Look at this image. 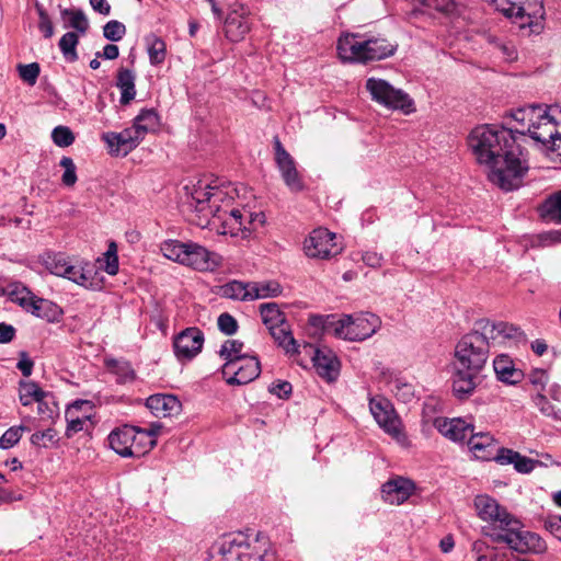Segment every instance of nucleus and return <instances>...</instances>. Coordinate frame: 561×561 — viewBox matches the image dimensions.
Instances as JSON below:
<instances>
[{
	"label": "nucleus",
	"instance_id": "obj_62",
	"mask_svg": "<svg viewBox=\"0 0 561 561\" xmlns=\"http://www.w3.org/2000/svg\"><path fill=\"white\" fill-rule=\"evenodd\" d=\"M218 329L226 335H232L238 331L237 320L228 312H224L217 320Z\"/></svg>",
	"mask_w": 561,
	"mask_h": 561
},
{
	"label": "nucleus",
	"instance_id": "obj_38",
	"mask_svg": "<svg viewBox=\"0 0 561 561\" xmlns=\"http://www.w3.org/2000/svg\"><path fill=\"white\" fill-rule=\"evenodd\" d=\"M105 365L111 373L117 376L119 383L133 381L136 377L135 370L127 360L111 358L105 360Z\"/></svg>",
	"mask_w": 561,
	"mask_h": 561
},
{
	"label": "nucleus",
	"instance_id": "obj_18",
	"mask_svg": "<svg viewBox=\"0 0 561 561\" xmlns=\"http://www.w3.org/2000/svg\"><path fill=\"white\" fill-rule=\"evenodd\" d=\"M479 325L486 333L493 345L506 340L525 341L526 336L520 328L507 322H493L489 319H480Z\"/></svg>",
	"mask_w": 561,
	"mask_h": 561
},
{
	"label": "nucleus",
	"instance_id": "obj_57",
	"mask_svg": "<svg viewBox=\"0 0 561 561\" xmlns=\"http://www.w3.org/2000/svg\"><path fill=\"white\" fill-rule=\"evenodd\" d=\"M65 172L61 176V182L66 186H73L77 182L76 164L70 157H62L59 163Z\"/></svg>",
	"mask_w": 561,
	"mask_h": 561
},
{
	"label": "nucleus",
	"instance_id": "obj_64",
	"mask_svg": "<svg viewBox=\"0 0 561 561\" xmlns=\"http://www.w3.org/2000/svg\"><path fill=\"white\" fill-rule=\"evenodd\" d=\"M245 231H254L265 224V215L262 211L253 213L248 209Z\"/></svg>",
	"mask_w": 561,
	"mask_h": 561
},
{
	"label": "nucleus",
	"instance_id": "obj_1",
	"mask_svg": "<svg viewBox=\"0 0 561 561\" xmlns=\"http://www.w3.org/2000/svg\"><path fill=\"white\" fill-rule=\"evenodd\" d=\"M467 144L476 161L489 169L488 178L493 184L507 192L523 184L529 164L512 128L499 124L479 125L468 135Z\"/></svg>",
	"mask_w": 561,
	"mask_h": 561
},
{
	"label": "nucleus",
	"instance_id": "obj_20",
	"mask_svg": "<svg viewBox=\"0 0 561 561\" xmlns=\"http://www.w3.org/2000/svg\"><path fill=\"white\" fill-rule=\"evenodd\" d=\"M414 489L413 481L398 477L382 484L381 494L385 502L400 505L412 495Z\"/></svg>",
	"mask_w": 561,
	"mask_h": 561
},
{
	"label": "nucleus",
	"instance_id": "obj_55",
	"mask_svg": "<svg viewBox=\"0 0 561 561\" xmlns=\"http://www.w3.org/2000/svg\"><path fill=\"white\" fill-rule=\"evenodd\" d=\"M57 432L49 427L45 431L36 432L31 436V444L39 447L47 448L49 444L56 440Z\"/></svg>",
	"mask_w": 561,
	"mask_h": 561
},
{
	"label": "nucleus",
	"instance_id": "obj_7",
	"mask_svg": "<svg viewBox=\"0 0 561 561\" xmlns=\"http://www.w3.org/2000/svg\"><path fill=\"white\" fill-rule=\"evenodd\" d=\"M380 325L379 317L370 312L343 314L337 320L335 336L348 341H364L374 335Z\"/></svg>",
	"mask_w": 561,
	"mask_h": 561
},
{
	"label": "nucleus",
	"instance_id": "obj_56",
	"mask_svg": "<svg viewBox=\"0 0 561 561\" xmlns=\"http://www.w3.org/2000/svg\"><path fill=\"white\" fill-rule=\"evenodd\" d=\"M428 10H435L443 13L451 12L455 9L454 0H412Z\"/></svg>",
	"mask_w": 561,
	"mask_h": 561
},
{
	"label": "nucleus",
	"instance_id": "obj_60",
	"mask_svg": "<svg viewBox=\"0 0 561 561\" xmlns=\"http://www.w3.org/2000/svg\"><path fill=\"white\" fill-rule=\"evenodd\" d=\"M105 272L110 275H116L118 272L117 249L114 242H111L107 251L104 253Z\"/></svg>",
	"mask_w": 561,
	"mask_h": 561
},
{
	"label": "nucleus",
	"instance_id": "obj_17",
	"mask_svg": "<svg viewBox=\"0 0 561 561\" xmlns=\"http://www.w3.org/2000/svg\"><path fill=\"white\" fill-rule=\"evenodd\" d=\"M102 140L107 145L111 154L126 156L140 144L142 138L139 131L130 126L119 133H104Z\"/></svg>",
	"mask_w": 561,
	"mask_h": 561
},
{
	"label": "nucleus",
	"instance_id": "obj_54",
	"mask_svg": "<svg viewBox=\"0 0 561 561\" xmlns=\"http://www.w3.org/2000/svg\"><path fill=\"white\" fill-rule=\"evenodd\" d=\"M125 34L126 26L117 20H111L103 26V36L108 41L118 42Z\"/></svg>",
	"mask_w": 561,
	"mask_h": 561
},
{
	"label": "nucleus",
	"instance_id": "obj_2",
	"mask_svg": "<svg viewBox=\"0 0 561 561\" xmlns=\"http://www.w3.org/2000/svg\"><path fill=\"white\" fill-rule=\"evenodd\" d=\"M238 190L232 183L211 185L203 182L194 187L190 206L197 214V225L206 227L210 222L221 221L238 196Z\"/></svg>",
	"mask_w": 561,
	"mask_h": 561
},
{
	"label": "nucleus",
	"instance_id": "obj_11",
	"mask_svg": "<svg viewBox=\"0 0 561 561\" xmlns=\"http://www.w3.org/2000/svg\"><path fill=\"white\" fill-rule=\"evenodd\" d=\"M474 507L481 519L492 524L490 533L502 531L507 525L517 526V518L489 495H477Z\"/></svg>",
	"mask_w": 561,
	"mask_h": 561
},
{
	"label": "nucleus",
	"instance_id": "obj_22",
	"mask_svg": "<svg viewBox=\"0 0 561 561\" xmlns=\"http://www.w3.org/2000/svg\"><path fill=\"white\" fill-rule=\"evenodd\" d=\"M162 424L153 422L148 428H140L135 426V439L133 442V456L141 457L148 454L156 445V437L160 434Z\"/></svg>",
	"mask_w": 561,
	"mask_h": 561
},
{
	"label": "nucleus",
	"instance_id": "obj_27",
	"mask_svg": "<svg viewBox=\"0 0 561 561\" xmlns=\"http://www.w3.org/2000/svg\"><path fill=\"white\" fill-rule=\"evenodd\" d=\"M493 368L497 379L503 382L514 385L523 378L522 370L515 368L513 359L505 354H500L494 358Z\"/></svg>",
	"mask_w": 561,
	"mask_h": 561
},
{
	"label": "nucleus",
	"instance_id": "obj_42",
	"mask_svg": "<svg viewBox=\"0 0 561 561\" xmlns=\"http://www.w3.org/2000/svg\"><path fill=\"white\" fill-rule=\"evenodd\" d=\"M93 272V267L89 264H84V266H76L71 265L70 263L67 265V271H65V274H62L61 277H66L69 280L88 287L91 283V274Z\"/></svg>",
	"mask_w": 561,
	"mask_h": 561
},
{
	"label": "nucleus",
	"instance_id": "obj_46",
	"mask_svg": "<svg viewBox=\"0 0 561 561\" xmlns=\"http://www.w3.org/2000/svg\"><path fill=\"white\" fill-rule=\"evenodd\" d=\"M12 290L9 299L27 312L35 295L19 282H13Z\"/></svg>",
	"mask_w": 561,
	"mask_h": 561
},
{
	"label": "nucleus",
	"instance_id": "obj_53",
	"mask_svg": "<svg viewBox=\"0 0 561 561\" xmlns=\"http://www.w3.org/2000/svg\"><path fill=\"white\" fill-rule=\"evenodd\" d=\"M51 139L58 147H69L75 141V135L71 129L67 126H57L51 131Z\"/></svg>",
	"mask_w": 561,
	"mask_h": 561
},
{
	"label": "nucleus",
	"instance_id": "obj_34",
	"mask_svg": "<svg viewBox=\"0 0 561 561\" xmlns=\"http://www.w3.org/2000/svg\"><path fill=\"white\" fill-rule=\"evenodd\" d=\"M135 73L129 69L121 68L117 71L116 85L121 90V104L127 105L135 99Z\"/></svg>",
	"mask_w": 561,
	"mask_h": 561
},
{
	"label": "nucleus",
	"instance_id": "obj_23",
	"mask_svg": "<svg viewBox=\"0 0 561 561\" xmlns=\"http://www.w3.org/2000/svg\"><path fill=\"white\" fill-rule=\"evenodd\" d=\"M146 407L157 417H170L178 414L182 405L173 394L157 393L147 399Z\"/></svg>",
	"mask_w": 561,
	"mask_h": 561
},
{
	"label": "nucleus",
	"instance_id": "obj_21",
	"mask_svg": "<svg viewBox=\"0 0 561 561\" xmlns=\"http://www.w3.org/2000/svg\"><path fill=\"white\" fill-rule=\"evenodd\" d=\"M434 424L443 436L453 442H465L473 432V425L462 419H436Z\"/></svg>",
	"mask_w": 561,
	"mask_h": 561
},
{
	"label": "nucleus",
	"instance_id": "obj_8",
	"mask_svg": "<svg viewBox=\"0 0 561 561\" xmlns=\"http://www.w3.org/2000/svg\"><path fill=\"white\" fill-rule=\"evenodd\" d=\"M366 89L375 102L387 108L400 110L404 114L415 111L414 102L409 94L401 89L393 88L383 79H367Z\"/></svg>",
	"mask_w": 561,
	"mask_h": 561
},
{
	"label": "nucleus",
	"instance_id": "obj_5",
	"mask_svg": "<svg viewBox=\"0 0 561 561\" xmlns=\"http://www.w3.org/2000/svg\"><path fill=\"white\" fill-rule=\"evenodd\" d=\"M208 561H276L274 554L252 547L243 533L222 536L210 548Z\"/></svg>",
	"mask_w": 561,
	"mask_h": 561
},
{
	"label": "nucleus",
	"instance_id": "obj_43",
	"mask_svg": "<svg viewBox=\"0 0 561 561\" xmlns=\"http://www.w3.org/2000/svg\"><path fill=\"white\" fill-rule=\"evenodd\" d=\"M252 300L277 297L282 294V286L275 280L251 282Z\"/></svg>",
	"mask_w": 561,
	"mask_h": 561
},
{
	"label": "nucleus",
	"instance_id": "obj_3",
	"mask_svg": "<svg viewBox=\"0 0 561 561\" xmlns=\"http://www.w3.org/2000/svg\"><path fill=\"white\" fill-rule=\"evenodd\" d=\"M336 48L342 61L367 64L392 56L397 45L383 37L345 34L340 36Z\"/></svg>",
	"mask_w": 561,
	"mask_h": 561
},
{
	"label": "nucleus",
	"instance_id": "obj_37",
	"mask_svg": "<svg viewBox=\"0 0 561 561\" xmlns=\"http://www.w3.org/2000/svg\"><path fill=\"white\" fill-rule=\"evenodd\" d=\"M260 314L267 329H274V327L285 324L286 322V317L276 302L262 304L260 306Z\"/></svg>",
	"mask_w": 561,
	"mask_h": 561
},
{
	"label": "nucleus",
	"instance_id": "obj_13",
	"mask_svg": "<svg viewBox=\"0 0 561 561\" xmlns=\"http://www.w3.org/2000/svg\"><path fill=\"white\" fill-rule=\"evenodd\" d=\"M275 162L280 172L282 179L291 192L304 190V181L299 174L296 162L289 152L284 148L279 138L274 137Z\"/></svg>",
	"mask_w": 561,
	"mask_h": 561
},
{
	"label": "nucleus",
	"instance_id": "obj_63",
	"mask_svg": "<svg viewBox=\"0 0 561 561\" xmlns=\"http://www.w3.org/2000/svg\"><path fill=\"white\" fill-rule=\"evenodd\" d=\"M516 458L514 468L516 471L520 473H529L535 469L537 460L530 459L528 457H525L518 453V455H514Z\"/></svg>",
	"mask_w": 561,
	"mask_h": 561
},
{
	"label": "nucleus",
	"instance_id": "obj_14",
	"mask_svg": "<svg viewBox=\"0 0 561 561\" xmlns=\"http://www.w3.org/2000/svg\"><path fill=\"white\" fill-rule=\"evenodd\" d=\"M204 345V333L196 327L181 331L173 340V348L180 362L191 360L197 356Z\"/></svg>",
	"mask_w": 561,
	"mask_h": 561
},
{
	"label": "nucleus",
	"instance_id": "obj_58",
	"mask_svg": "<svg viewBox=\"0 0 561 561\" xmlns=\"http://www.w3.org/2000/svg\"><path fill=\"white\" fill-rule=\"evenodd\" d=\"M36 11L38 13V28L43 33L45 38H50L54 35V25L53 22L44 9V7L39 3L35 4Z\"/></svg>",
	"mask_w": 561,
	"mask_h": 561
},
{
	"label": "nucleus",
	"instance_id": "obj_15",
	"mask_svg": "<svg viewBox=\"0 0 561 561\" xmlns=\"http://www.w3.org/2000/svg\"><path fill=\"white\" fill-rule=\"evenodd\" d=\"M545 107H547L545 105ZM557 121L554 116L549 114L548 108H546V116L540 118L531 117V121H528V125L526 129H516L514 133L519 135H529L535 141L547 146L557 141L559 133L556 130Z\"/></svg>",
	"mask_w": 561,
	"mask_h": 561
},
{
	"label": "nucleus",
	"instance_id": "obj_48",
	"mask_svg": "<svg viewBox=\"0 0 561 561\" xmlns=\"http://www.w3.org/2000/svg\"><path fill=\"white\" fill-rule=\"evenodd\" d=\"M62 18H69V26L81 34H85L89 30V21L84 12L80 9H65L61 12Z\"/></svg>",
	"mask_w": 561,
	"mask_h": 561
},
{
	"label": "nucleus",
	"instance_id": "obj_31",
	"mask_svg": "<svg viewBox=\"0 0 561 561\" xmlns=\"http://www.w3.org/2000/svg\"><path fill=\"white\" fill-rule=\"evenodd\" d=\"M251 23L249 15H236L234 13H228L225 21L226 36L231 42H239L250 32Z\"/></svg>",
	"mask_w": 561,
	"mask_h": 561
},
{
	"label": "nucleus",
	"instance_id": "obj_19",
	"mask_svg": "<svg viewBox=\"0 0 561 561\" xmlns=\"http://www.w3.org/2000/svg\"><path fill=\"white\" fill-rule=\"evenodd\" d=\"M481 371L462 369L454 367L453 373V393L458 400H466L471 397L479 385V375Z\"/></svg>",
	"mask_w": 561,
	"mask_h": 561
},
{
	"label": "nucleus",
	"instance_id": "obj_41",
	"mask_svg": "<svg viewBox=\"0 0 561 561\" xmlns=\"http://www.w3.org/2000/svg\"><path fill=\"white\" fill-rule=\"evenodd\" d=\"M146 41L150 64L153 66L163 64L167 57L165 42L156 35L148 36Z\"/></svg>",
	"mask_w": 561,
	"mask_h": 561
},
{
	"label": "nucleus",
	"instance_id": "obj_26",
	"mask_svg": "<svg viewBox=\"0 0 561 561\" xmlns=\"http://www.w3.org/2000/svg\"><path fill=\"white\" fill-rule=\"evenodd\" d=\"M313 367L317 374L327 381H333L339 376V360L332 354H325L320 350H313Z\"/></svg>",
	"mask_w": 561,
	"mask_h": 561
},
{
	"label": "nucleus",
	"instance_id": "obj_50",
	"mask_svg": "<svg viewBox=\"0 0 561 561\" xmlns=\"http://www.w3.org/2000/svg\"><path fill=\"white\" fill-rule=\"evenodd\" d=\"M69 262L62 254H46L44 257L45 267L54 275L62 276L67 271Z\"/></svg>",
	"mask_w": 561,
	"mask_h": 561
},
{
	"label": "nucleus",
	"instance_id": "obj_9",
	"mask_svg": "<svg viewBox=\"0 0 561 561\" xmlns=\"http://www.w3.org/2000/svg\"><path fill=\"white\" fill-rule=\"evenodd\" d=\"M370 412L378 425L401 446L409 447L410 440L402 431L400 419L397 416L391 404L383 399H371L369 401Z\"/></svg>",
	"mask_w": 561,
	"mask_h": 561
},
{
	"label": "nucleus",
	"instance_id": "obj_10",
	"mask_svg": "<svg viewBox=\"0 0 561 561\" xmlns=\"http://www.w3.org/2000/svg\"><path fill=\"white\" fill-rule=\"evenodd\" d=\"M336 234L327 228H317L305 239L304 251L308 257L330 260L342 252Z\"/></svg>",
	"mask_w": 561,
	"mask_h": 561
},
{
	"label": "nucleus",
	"instance_id": "obj_12",
	"mask_svg": "<svg viewBox=\"0 0 561 561\" xmlns=\"http://www.w3.org/2000/svg\"><path fill=\"white\" fill-rule=\"evenodd\" d=\"M261 374V364L256 356H245L238 360H230L222 366V375L228 385H247Z\"/></svg>",
	"mask_w": 561,
	"mask_h": 561
},
{
	"label": "nucleus",
	"instance_id": "obj_59",
	"mask_svg": "<svg viewBox=\"0 0 561 561\" xmlns=\"http://www.w3.org/2000/svg\"><path fill=\"white\" fill-rule=\"evenodd\" d=\"M39 65L37 62H32L27 65L19 66V73L23 81L28 83L30 85H34L39 76Z\"/></svg>",
	"mask_w": 561,
	"mask_h": 561
},
{
	"label": "nucleus",
	"instance_id": "obj_28",
	"mask_svg": "<svg viewBox=\"0 0 561 561\" xmlns=\"http://www.w3.org/2000/svg\"><path fill=\"white\" fill-rule=\"evenodd\" d=\"M537 213L545 222L561 225V190L548 195L537 206Z\"/></svg>",
	"mask_w": 561,
	"mask_h": 561
},
{
	"label": "nucleus",
	"instance_id": "obj_16",
	"mask_svg": "<svg viewBox=\"0 0 561 561\" xmlns=\"http://www.w3.org/2000/svg\"><path fill=\"white\" fill-rule=\"evenodd\" d=\"M221 264V256L205 247L187 242L183 265L201 272L214 271Z\"/></svg>",
	"mask_w": 561,
	"mask_h": 561
},
{
	"label": "nucleus",
	"instance_id": "obj_24",
	"mask_svg": "<svg viewBox=\"0 0 561 561\" xmlns=\"http://www.w3.org/2000/svg\"><path fill=\"white\" fill-rule=\"evenodd\" d=\"M135 439V426L124 425L113 430L108 435L111 448L123 457L133 456V442Z\"/></svg>",
	"mask_w": 561,
	"mask_h": 561
},
{
	"label": "nucleus",
	"instance_id": "obj_51",
	"mask_svg": "<svg viewBox=\"0 0 561 561\" xmlns=\"http://www.w3.org/2000/svg\"><path fill=\"white\" fill-rule=\"evenodd\" d=\"M24 431H30V428L23 425L8 428L0 437V448L9 449L16 445L22 437V432Z\"/></svg>",
	"mask_w": 561,
	"mask_h": 561
},
{
	"label": "nucleus",
	"instance_id": "obj_4",
	"mask_svg": "<svg viewBox=\"0 0 561 561\" xmlns=\"http://www.w3.org/2000/svg\"><path fill=\"white\" fill-rule=\"evenodd\" d=\"M492 346L486 333L481 330L479 321H476L473 329L462 335L455 346L454 367L482 371Z\"/></svg>",
	"mask_w": 561,
	"mask_h": 561
},
{
	"label": "nucleus",
	"instance_id": "obj_52",
	"mask_svg": "<svg viewBox=\"0 0 561 561\" xmlns=\"http://www.w3.org/2000/svg\"><path fill=\"white\" fill-rule=\"evenodd\" d=\"M533 402L543 415L550 416L554 420L561 419V411L550 403L542 393L534 396Z\"/></svg>",
	"mask_w": 561,
	"mask_h": 561
},
{
	"label": "nucleus",
	"instance_id": "obj_25",
	"mask_svg": "<svg viewBox=\"0 0 561 561\" xmlns=\"http://www.w3.org/2000/svg\"><path fill=\"white\" fill-rule=\"evenodd\" d=\"M468 446L477 459L492 460L496 451V443L490 433L472 432L468 439Z\"/></svg>",
	"mask_w": 561,
	"mask_h": 561
},
{
	"label": "nucleus",
	"instance_id": "obj_40",
	"mask_svg": "<svg viewBox=\"0 0 561 561\" xmlns=\"http://www.w3.org/2000/svg\"><path fill=\"white\" fill-rule=\"evenodd\" d=\"M159 124L158 114L153 110H142L134 119L133 126L139 131L141 138H145V135L154 130Z\"/></svg>",
	"mask_w": 561,
	"mask_h": 561
},
{
	"label": "nucleus",
	"instance_id": "obj_33",
	"mask_svg": "<svg viewBox=\"0 0 561 561\" xmlns=\"http://www.w3.org/2000/svg\"><path fill=\"white\" fill-rule=\"evenodd\" d=\"M268 331L275 343L282 347L286 354L294 355L299 353V345L294 339L290 327L287 322L278 327H274V329H268Z\"/></svg>",
	"mask_w": 561,
	"mask_h": 561
},
{
	"label": "nucleus",
	"instance_id": "obj_49",
	"mask_svg": "<svg viewBox=\"0 0 561 561\" xmlns=\"http://www.w3.org/2000/svg\"><path fill=\"white\" fill-rule=\"evenodd\" d=\"M337 320L334 314L320 316L312 314L309 317L310 327L321 330L323 332L330 333L333 332L335 335V329L337 327Z\"/></svg>",
	"mask_w": 561,
	"mask_h": 561
},
{
	"label": "nucleus",
	"instance_id": "obj_36",
	"mask_svg": "<svg viewBox=\"0 0 561 561\" xmlns=\"http://www.w3.org/2000/svg\"><path fill=\"white\" fill-rule=\"evenodd\" d=\"M251 282L243 283L239 280H232L221 287V294L226 298L234 300H252Z\"/></svg>",
	"mask_w": 561,
	"mask_h": 561
},
{
	"label": "nucleus",
	"instance_id": "obj_61",
	"mask_svg": "<svg viewBox=\"0 0 561 561\" xmlns=\"http://www.w3.org/2000/svg\"><path fill=\"white\" fill-rule=\"evenodd\" d=\"M391 391L393 394L403 402H409L414 396L413 386L410 383L394 380L391 385Z\"/></svg>",
	"mask_w": 561,
	"mask_h": 561
},
{
	"label": "nucleus",
	"instance_id": "obj_44",
	"mask_svg": "<svg viewBox=\"0 0 561 561\" xmlns=\"http://www.w3.org/2000/svg\"><path fill=\"white\" fill-rule=\"evenodd\" d=\"M186 245L187 242H181L179 240H167L161 243L160 250L163 256L168 260L183 264Z\"/></svg>",
	"mask_w": 561,
	"mask_h": 561
},
{
	"label": "nucleus",
	"instance_id": "obj_39",
	"mask_svg": "<svg viewBox=\"0 0 561 561\" xmlns=\"http://www.w3.org/2000/svg\"><path fill=\"white\" fill-rule=\"evenodd\" d=\"M88 404V401L79 400L76 401L73 404H71L68 410L66 411V419L68 422L67 430H66V436L71 437L73 434L80 432L83 430V424L89 421L88 415L80 416H73L75 412L80 410L82 405Z\"/></svg>",
	"mask_w": 561,
	"mask_h": 561
},
{
	"label": "nucleus",
	"instance_id": "obj_32",
	"mask_svg": "<svg viewBox=\"0 0 561 561\" xmlns=\"http://www.w3.org/2000/svg\"><path fill=\"white\" fill-rule=\"evenodd\" d=\"M248 208L230 207L228 213L221 219L224 233L237 234L239 231H245Z\"/></svg>",
	"mask_w": 561,
	"mask_h": 561
},
{
	"label": "nucleus",
	"instance_id": "obj_29",
	"mask_svg": "<svg viewBox=\"0 0 561 561\" xmlns=\"http://www.w3.org/2000/svg\"><path fill=\"white\" fill-rule=\"evenodd\" d=\"M27 312L47 322H57L62 316V310L58 305L37 296H34Z\"/></svg>",
	"mask_w": 561,
	"mask_h": 561
},
{
	"label": "nucleus",
	"instance_id": "obj_47",
	"mask_svg": "<svg viewBox=\"0 0 561 561\" xmlns=\"http://www.w3.org/2000/svg\"><path fill=\"white\" fill-rule=\"evenodd\" d=\"M243 346V342L239 340H227L222 343L219 350V355L226 360V363L241 359L247 356L242 354Z\"/></svg>",
	"mask_w": 561,
	"mask_h": 561
},
{
	"label": "nucleus",
	"instance_id": "obj_30",
	"mask_svg": "<svg viewBox=\"0 0 561 561\" xmlns=\"http://www.w3.org/2000/svg\"><path fill=\"white\" fill-rule=\"evenodd\" d=\"M48 392H45L38 383L34 381L20 382V401L23 405H30L33 401L37 402L38 413H44L43 407H47Z\"/></svg>",
	"mask_w": 561,
	"mask_h": 561
},
{
	"label": "nucleus",
	"instance_id": "obj_6",
	"mask_svg": "<svg viewBox=\"0 0 561 561\" xmlns=\"http://www.w3.org/2000/svg\"><path fill=\"white\" fill-rule=\"evenodd\" d=\"M523 524L517 519V526L507 525L502 531L488 533L494 542H505L512 550L518 553L546 552V541L537 534L522 530Z\"/></svg>",
	"mask_w": 561,
	"mask_h": 561
},
{
	"label": "nucleus",
	"instance_id": "obj_45",
	"mask_svg": "<svg viewBox=\"0 0 561 561\" xmlns=\"http://www.w3.org/2000/svg\"><path fill=\"white\" fill-rule=\"evenodd\" d=\"M78 43L79 36L75 32H67L59 39L58 46L68 62H75L78 59L76 50Z\"/></svg>",
	"mask_w": 561,
	"mask_h": 561
},
{
	"label": "nucleus",
	"instance_id": "obj_35",
	"mask_svg": "<svg viewBox=\"0 0 561 561\" xmlns=\"http://www.w3.org/2000/svg\"><path fill=\"white\" fill-rule=\"evenodd\" d=\"M510 116L520 125L519 129H526L531 117L540 118L546 116L543 104H530L510 112Z\"/></svg>",
	"mask_w": 561,
	"mask_h": 561
}]
</instances>
